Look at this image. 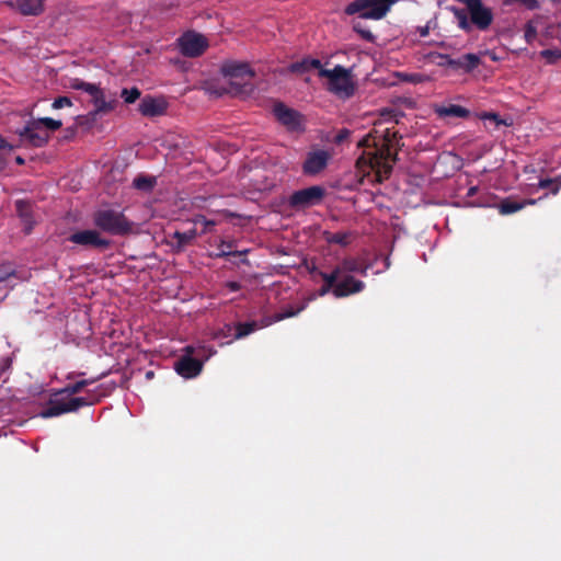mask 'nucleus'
<instances>
[{"label": "nucleus", "instance_id": "f257e3e1", "mask_svg": "<svg viewBox=\"0 0 561 561\" xmlns=\"http://www.w3.org/2000/svg\"><path fill=\"white\" fill-rule=\"evenodd\" d=\"M379 133L380 135L377 134L379 146L369 158V165L375 172L376 181L382 183L390 176L392 165L398 159V147L401 137L398 136L396 130L390 128Z\"/></svg>", "mask_w": 561, "mask_h": 561}, {"label": "nucleus", "instance_id": "f03ea898", "mask_svg": "<svg viewBox=\"0 0 561 561\" xmlns=\"http://www.w3.org/2000/svg\"><path fill=\"white\" fill-rule=\"evenodd\" d=\"M466 5V9L451 8L450 11L457 21V25L466 33L473 28L486 31L493 23L494 15L490 8L482 3V0H458Z\"/></svg>", "mask_w": 561, "mask_h": 561}, {"label": "nucleus", "instance_id": "7ed1b4c3", "mask_svg": "<svg viewBox=\"0 0 561 561\" xmlns=\"http://www.w3.org/2000/svg\"><path fill=\"white\" fill-rule=\"evenodd\" d=\"M369 266L359 257L346 256L342 259L331 272L319 271L318 275L323 280V285L319 289V295L324 296L329 293L334 295V288L339 280V276L343 272H357L362 276L367 275Z\"/></svg>", "mask_w": 561, "mask_h": 561}, {"label": "nucleus", "instance_id": "20e7f679", "mask_svg": "<svg viewBox=\"0 0 561 561\" xmlns=\"http://www.w3.org/2000/svg\"><path fill=\"white\" fill-rule=\"evenodd\" d=\"M319 77L327 78V90L339 98L348 99L355 93V83L352 79L351 69L336 65L333 69L322 68L318 71Z\"/></svg>", "mask_w": 561, "mask_h": 561}, {"label": "nucleus", "instance_id": "39448f33", "mask_svg": "<svg viewBox=\"0 0 561 561\" xmlns=\"http://www.w3.org/2000/svg\"><path fill=\"white\" fill-rule=\"evenodd\" d=\"M92 219L99 231L112 236H125L133 230V222L123 211L115 209H99L93 214Z\"/></svg>", "mask_w": 561, "mask_h": 561}, {"label": "nucleus", "instance_id": "423d86ee", "mask_svg": "<svg viewBox=\"0 0 561 561\" xmlns=\"http://www.w3.org/2000/svg\"><path fill=\"white\" fill-rule=\"evenodd\" d=\"M399 0H354L350 2L344 12L347 15L358 14L362 19L380 20Z\"/></svg>", "mask_w": 561, "mask_h": 561}, {"label": "nucleus", "instance_id": "0eeeda50", "mask_svg": "<svg viewBox=\"0 0 561 561\" xmlns=\"http://www.w3.org/2000/svg\"><path fill=\"white\" fill-rule=\"evenodd\" d=\"M89 402L85 398L81 397H64V394H57L55 392L53 397L49 399L47 408L42 410L41 416L44 419L58 416L65 413L76 412L80 408L89 405Z\"/></svg>", "mask_w": 561, "mask_h": 561}, {"label": "nucleus", "instance_id": "6e6552de", "mask_svg": "<svg viewBox=\"0 0 561 561\" xmlns=\"http://www.w3.org/2000/svg\"><path fill=\"white\" fill-rule=\"evenodd\" d=\"M67 241L84 250L106 251L112 245V241L102 237L101 232L96 229L77 230L69 234Z\"/></svg>", "mask_w": 561, "mask_h": 561}, {"label": "nucleus", "instance_id": "1a4fd4ad", "mask_svg": "<svg viewBox=\"0 0 561 561\" xmlns=\"http://www.w3.org/2000/svg\"><path fill=\"white\" fill-rule=\"evenodd\" d=\"M325 196V190L320 185L309 186L295 191L288 198V206L293 209H306L319 205Z\"/></svg>", "mask_w": 561, "mask_h": 561}, {"label": "nucleus", "instance_id": "9d476101", "mask_svg": "<svg viewBox=\"0 0 561 561\" xmlns=\"http://www.w3.org/2000/svg\"><path fill=\"white\" fill-rule=\"evenodd\" d=\"M221 71L225 77H229L231 79H240V82H231V90L234 93H242L247 91V87L250 85L249 81L254 77V72L250 68V66L245 62H236L228 61L225 62L221 67Z\"/></svg>", "mask_w": 561, "mask_h": 561}, {"label": "nucleus", "instance_id": "9b49d317", "mask_svg": "<svg viewBox=\"0 0 561 561\" xmlns=\"http://www.w3.org/2000/svg\"><path fill=\"white\" fill-rule=\"evenodd\" d=\"M178 42L182 55L190 58L203 55L208 47L206 37L195 32L184 33Z\"/></svg>", "mask_w": 561, "mask_h": 561}, {"label": "nucleus", "instance_id": "f8f14e48", "mask_svg": "<svg viewBox=\"0 0 561 561\" xmlns=\"http://www.w3.org/2000/svg\"><path fill=\"white\" fill-rule=\"evenodd\" d=\"M273 114L278 123L285 126L288 131L304 130L302 115L298 111L288 107L283 102L275 103Z\"/></svg>", "mask_w": 561, "mask_h": 561}, {"label": "nucleus", "instance_id": "ddd939ff", "mask_svg": "<svg viewBox=\"0 0 561 561\" xmlns=\"http://www.w3.org/2000/svg\"><path fill=\"white\" fill-rule=\"evenodd\" d=\"M91 96V102L94 110L91 112L92 116L105 115L113 112L118 101L115 94L106 95L105 91L99 85L94 84V90L88 93Z\"/></svg>", "mask_w": 561, "mask_h": 561}, {"label": "nucleus", "instance_id": "4468645a", "mask_svg": "<svg viewBox=\"0 0 561 561\" xmlns=\"http://www.w3.org/2000/svg\"><path fill=\"white\" fill-rule=\"evenodd\" d=\"M354 272H343L334 288L335 298H344L362 293L366 285L363 280L356 279L352 274Z\"/></svg>", "mask_w": 561, "mask_h": 561}, {"label": "nucleus", "instance_id": "2eb2a0df", "mask_svg": "<svg viewBox=\"0 0 561 561\" xmlns=\"http://www.w3.org/2000/svg\"><path fill=\"white\" fill-rule=\"evenodd\" d=\"M330 160V153L327 150L318 149L307 153L302 163V173L308 176H314L322 172Z\"/></svg>", "mask_w": 561, "mask_h": 561}, {"label": "nucleus", "instance_id": "dca6fc26", "mask_svg": "<svg viewBox=\"0 0 561 561\" xmlns=\"http://www.w3.org/2000/svg\"><path fill=\"white\" fill-rule=\"evenodd\" d=\"M185 351L186 354L175 362L174 369L180 376L184 378H194L202 371L203 362L192 357V346H186Z\"/></svg>", "mask_w": 561, "mask_h": 561}, {"label": "nucleus", "instance_id": "f3484780", "mask_svg": "<svg viewBox=\"0 0 561 561\" xmlns=\"http://www.w3.org/2000/svg\"><path fill=\"white\" fill-rule=\"evenodd\" d=\"M20 136L31 142L34 147H43L49 140V134L47 130H44L35 119L28 122L23 130L20 133Z\"/></svg>", "mask_w": 561, "mask_h": 561}, {"label": "nucleus", "instance_id": "a211bd4d", "mask_svg": "<svg viewBox=\"0 0 561 561\" xmlns=\"http://www.w3.org/2000/svg\"><path fill=\"white\" fill-rule=\"evenodd\" d=\"M167 108L168 102L164 98H153L150 95L142 98L138 105V111L147 117L163 115Z\"/></svg>", "mask_w": 561, "mask_h": 561}, {"label": "nucleus", "instance_id": "6ab92c4d", "mask_svg": "<svg viewBox=\"0 0 561 561\" xmlns=\"http://www.w3.org/2000/svg\"><path fill=\"white\" fill-rule=\"evenodd\" d=\"M44 0H9V4L24 15H38L44 10Z\"/></svg>", "mask_w": 561, "mask_h": 561}, {"label": "nucleus", "instance_id": "aec40b11", "mask_svg": "<svg viewBox=\"0 0 561 561\" xmlns=\"http://www.w3.org/2000/svg\"><path fill=\"white\" fill-rule=\"evenodd\" d=\"M435 114L439 118H446V117H459V118H467L470 115V111L466 107L457 104H450L448 106H435L434 108Z\"/></svg>", "mask_w": 561, "mask_h": 561}, {"label": "nucleus", "instance_id": "412c9836", "mask_svg": "<svg viewBox=\"0 0 561 561\" xmlns=\"http://www.w3.org/2000/svg\"><path fill=\"white\" fill-rule=\"evenodd\" d=\"M535 203V199H525L523 202H517L513 198H504L497 205V209L501 215H511L523 209L526 205H534Z\"/></svg>", "mask_w": 561, "mask_h": 561}, {"label": "nucleus", "instance_id": "4be33fe9", "mask_svg": "<svg viewBox=\"0 0 561 561\" xmlns=\"http://www.w3.org/2000/svg\"><path fill=\"white\" fill-rule=\"evenodd\" d=\"M197 237V231L195 228H192L187 231L181 232L175 231L172 234V239L175 240V242L172 244L173 250L175 252L183 251L188 244L192 243V241Z\"/></svg>", "mask_w": 561, "mask_h": 561}, {"label": "nucleus", "instance_id": "5701e85b", "mask_svg": "<svg viewBox=\"0 0 561 561\" xmlns=\"http://www.w3.org/2000/svg\"><path fill=\"white\" fill-rule=\"evenodd\" d=\"M311 69H322L321 61L316 58H304L300 61L293 62L288 66V71L291 73L302 75Z\"/></svg>", "mask_w": 561, "mask_h": 561}, {"label": "nucleus", "instance_id": "b1692460", "mask_svg": "<svg viewBox=\"0 0 561 561\" xmlns=\"http://www.w3.org/2000/svg\"><path fill=\"white\" fill-rule=\"evenodd\" d=\"M353 237L354 234L350 231L324 232V239L328 243L340 244L341 247H347Z\"/></svg>", "mask_w": 561, "mask_h": 561}, {"label": "nucleus", "instance_id": "393cba45", "mask_svg": "<svg viewBox=\"0 0 561 561\" xmlns=\"http://www.w3.org/2000/svg\"><path fill=\"white\" fill-rule=\"evenodd\" d=\"M15 206H16L19 216L21 217L23 224L25 225V232L30 233L33 228L34 221L32 219L28 203H26L24 201H18Z\"/></svg>", "mask_w": 561, "mask_h": 561}, {"label": "nucleus", "instance_id": "a878e982", "mask_svg": "<svg viewBox=\"0 0 561 561\" xmlns=\"http://www.w3.org/2000/svg\"><path fill=\"white\" fill-rule=\"evenodd\" d=\"M157 184V179L151 175L139 174L133 181V185L135 188L144 192H150Z\"/></svg>", "mask_w": 561, "mask_h": 561}, {"label": "nucleus", "instance_id": "bb28decb", "mask_svg": "<svg viewBox=\"0 0 561 561\" xmlns=\"http://www.w3.org/2000/svg\"><path fill=\"white\" fill-rule=\"evenodd\" d=\"M94 382V379H82L79 380L72 385H68L65 388L57 391V394H67L68 397H71L73 394H77L81 392L87 386Z\"/></svg>", "mask_w": 561, "mask_h": 561}, {"label": "nucleus", "instance_id": "cd10ccee", "mask_svg": "<svg viewBox=\"0 0 561 561\" xmlns=\"http://www.w3.org/2000/svg\"><path fill=\"white\" fill-rule=\"evenodd\" d=\"M256 329H259L257 321L239 322L236 324L234 340L245 337L252 332H254Z\"/></svg>", "mask_w": 561, "mask_h": 561}, {"label": "nucleus", "instance_id": "c85d7f7f", "mask_svg": "<svg viewBox=\"0 0 561 561\" xmlns=\"http://www.w3.org/2000/svg\"><path fill=\"white\" fill-rule=\"evenodd\" d=\"M461 70L471 72L480 65V57L476 54H465L460 57Z\"/></svg>", "mask_w": 561, "mask_h": 561}, {"label": "nucleus", "instance_id": "c756f323", "mask_svg": "<svg viewBox=\"0 0 561 561\" xmlns=\"http://www.w3.org/2000/svg\"><path fill=\"white\" fill-rule=\"evenodd\" d=\"M233 244H234L233 241H229V242L221 241V243L218 247L219 253L217 254V256L218 257H227V256H230V255L237 256V255L245 254L248 252V250H244V251H232Z\"/></svg>", "mask_w": 561, "mask_h": 561}, {"label": "nucleus", "instance_id": "7c9ffc66", "mask_svg": "<svg viewBox=\"0 0 561 561\" xmlns=\"http://www.w3.org/2000/svg\"><path fill=\"white\" fill-rule=\"evenodd\" d=\"M548 185H553V187L551 190V194L557 195L559 193V191L561 190V174L554 179H549V178L541 179L538 183V186L540 188H547Z\"/></svg>", "mask_w": 561, "mask_h": 561}, {"label": "nucleus", "instance_id": "2f4dec72", "mask_svg": "<svg viewBox=\"0 0 561 561\" xmlns=\"http://www.w3.org/2000/svg\"><path fill=\"white\" fill-rule=\"evenodd\" d=\"M141 95V92L138 88L134 87L131 89H123L121 96L124 99L125 103L131 104L135 103Z\"/></svg>", "mask_w": 561, "mask_h": 561}, {"label": "nucleus", "instance_id": "473e14b6", "mask_svg": "<svg viewBox=\"0 0 561 561\" xmlns=\"http://www.w3.org/2000/svg\"><path fill=\"white\" fill-rule=\"evenodd\" d=\"M35 121L42 128L45 127L53 131L59 129L62 126L61 121L54 119L50 117H42Z\"/></svg>", "mask_w": 561, "mask_h": 561}, {"label": "nucleus", "instance_id": "72a5a7b5", "mask_svg": "<svg viewBox=\"0 0 561 561\" xmlns=\"http://www.w3.org/2000/svg\"><path fill=\"white\" fill-rule=\"evenodd\" d=\"M440 61L438 62L442 67H449L454 70L461 69L460 57L457 59L451 58L449 55H439Z\"/></svg>", "mask_w": 561, "mask_h": 561}, {"label": "nucleus", "instance_id": "f704fd0d", "mask_svg": "<svg viewBox=\"0 0 561 561\" xmlns=\"http://www.w3.org/2000/svg\"><path fill=\"white\" fill-rule=\"evenodd\" d=\"M540 56L546 59L547 64L554 65L558 60H561V50L559 49H543L540 51Z\"/></svg>", "mask_w": 561, "mask_h": 561}, {"label": "nucleus", "instance_id": "c9c22d12", "mask_svg": "<svg viewBox=\"0 0 561 561\" xmlns=\"http://www.w3.org/2000/svg\"><path fill=\"white\" fill-rule=\"evenodd\" d=\"M377 134H379V130L375 129L374 133H369L366 135L363 139L358 141L359 147H375V150H377L379 142L377 139Z\"/></svg>", "mask_w": 561, "mask_h": 561}, {"label": "nucleus", "instance_id": "e433bc0d", "mask_svg": "<svg viewBox=\"0 0 561 561\" xmlns=\"http://www.w3.org/2000/svg\"><path fill=\"white\" fill-rule=\"evenodd\" d=\"M305 309V305H301L298 308L287 307L283 311L276 313V320H285L287 318H291L300 313Z\"/></svg>", "mask_w": 561, "mask_h": 561}, {"label": "nucleus", "instance_id": "4c0bfd02", "mask_svg": "<svg viewBox=\"0 0 561 561\" xmlns=\"http://www.w3.org/2000/svg\"><path fill=\"white\" fill-rule=\"evenodd\" d=\"M195 225L201 224L203 226L202 233H206L211 230L213 227L216 226L214 220L207 219L204 215H196L193 219Z\"/></svg>", "mask_w": 561, "mask_h": 561}, {"label": "nucleus", "instance_id": "58836bf2", "mask_svg": "<svg viewBox=\"0 0 561 561\" xmlns=\"http://www.w3.org/2000/svg\"><path fill=\"white\" fill-rule=\"evenodd\" d=\"M70 88H72L75 90H81V91L89 93L91 90L92 91L94 90V83L84 82V81L76 78V79L71 80Z\"/></svg>", "mask_w": 561, "mask_h": 561}, {"label": "nucleus", "instance_id": "ea45409f", "mask_svg": "<svg viewBox=\"0 0 561 561\" xmlns=\"http://www.w3.org/2000/svg\"><path fill=\"white\" fill-rule=\"evenodd\" d=\"M398 77L401 79V81L409 82V83H421L424 81V76L421 73H398Z\"/></svg>", "mask_w": 561, "mask_h": 561}, {"label": "nucleus", "instance_id": "a19ab883", "mask_svg": "<svg viewBox=\"0 0 561 561\" xmlns=\"http://www.w3.org/2000/svg\"><path fill=\"white\" fill-rule=\"evenodd\" d=\"M353 28L357 34L360 35L363 39L367 42H374V34L369 30L362 27L359 23L354 24Z\"/></svg>", "mask_w": 561, "mask_h": 561}, {"label": "nucleus", "instance_id": "79ce46f5", "mask_svg": "<svg viewBox=\"0 0 561 561\" xmlns=\"http://www.w3.org/2000/svg\"><path fill=\"white\" fill-rule=\"evenodd\" d=\"M71 105H72V101L68 96H58L57 99L54 100V102L51 104L53 108H55V110L68 107Z\"/></svg>", "mask_w": 561, "mask_h": 561}, {"label": "nucleus", "instance_id": "37998d69", "mask_svg": "<svg viewBox=\"0 0 561 561\" xmlns=\"http://www.w3.org/2000/svg\"><path fill=\"white\" fill-rule=\"evenodd\" d=\"M232 330H233V328L231 324H225L222 328L218 329L215 332L214 337L215 339L229 337L231 335Z\"/></svg>", "mask_w": 561, "mask_h": 561}, {"label": "nucleus", "instance_id": "c03bdc74", "mask_svg": "<svg viewBox=\"0 0 561 561\" xmlns=\"http://www.w3.org/2000/svg\"><path fill=\"white\" fill-rule=\"evenodd\" d=\"M536 36H537L536 27L533 24L528 23L525 27L526 42L530 44L536 38Z\"/></svg>", "mask_w": 561, "mask_h": 561}, {"label": "nucleus", "instance_id": "a18cd8bd", "mask_svg": "<svg viewBox=\"0 0 561 561\" xmlns=\"http://www.w3.org/2000/svg\"><path fill=\"white\" fill-rule=\"evenodd\" d=\"M513 2H518L528 10H537L540 8V2L538 0H513Z\"/></svg>", "mask_w": 561, "mask_h": 561}, {"label": "nucleus", "instance_id": "49530a36", "mask_svg": "<svg viewBox=\"0 0 561 561\" xmlns=\"http://www.w3.org/2000/svg\"><path fill=\"white\" fill-rule=\"evenodd\" d=\"M279 320H276V313L273 314V316H265L263 317L260 321H257L259 323V329L260 328H266L275 322H278Z\"/></svg>", "mask_w": 561, "mask_h": 561}, {"label": "nucleus", "instance_id": "de8ad7c7", "mask_svg": "<svg viewBox=\"0 0 561 561\" xmlns=\"http://www.w3.org/2000/svg\"><path fill=\"white\" fill-rule=\"evenodd\" d=\"M226 287L230 291H238V290L241 289L242 286H241V284L239 282L231 280V282H227Z\"/></svg>", "mask_w": 561, "mask_h": 561}, {"label": "nucleus", "instance_id": "09e8293b", "mask_svg": "<svg viewBox=\"0 0 561 561\" xmlns=\"http://www.w3.org/2000/svg\"><path fill=\"white\" fill-rule=\"evenodd\" d=\"M430 28H431L430 23H427L424 26H419L416 30L421 37H426L430 34Z\"/></svg>", "mask_w": 561, "mask_h": 561}, {"label": "nucleus", "instance_id": "8fccbe9b", "mask_svg": "<svg viewBox=\"0 0 561 561\" xmlns=\"http://www.w3.org/2000/svg\"><path fill=\"white\" fill-rule=\"evenodd\" d=\"M350 136V131L347 129H342L336 135V142L344 141Z\"/></svg>", "mask_w": 561, "mask_h": 561}, {"label": "nucleus", "instance_id": "3c124183", "mask_svg": "<svg viewBox=\"0 0 561 561\" xmlns=\"http://www.w3.org/2000/svg\"><path fill=\"white\" fill-rule=\"evenodd\" d=\"M12 275H14V272H9L4 268H0V282H5Z\"/></svg>", "mask_w": 561, "mask_h": 561}, {"label": "nucleus", "instance_id": "603ef678", "mask_svg": "<svg viewBox=\"0 0 561 561\" xmlns=\"http://www.w3.org/2000/svg\"><path fill=\"white\" fill-rule=\"evenodd\" d=\"M484 118L494 121L496 123V125H500L503 123V121L500 119L499 115L495 113H488L484 115Z\"/></svg>", "mask_w": 561, "mask_h": 561}, {"label": "nucleus", "instance_id": "864d4df0", "mask_svg": "<svg viewBox=\"0 0 561 561\" xmlns=\"http://www.w3.org/2000/svg\"><path fill=\"white\" fill-rule=\"evenodd\" d=\"M478 186H471L468 192H467V197H472L477 194L478 192Z\"/></svg>", "mask_w": 561, "mask_h": 561}, {"label": "nucleus", "instance_id": "5fc2aeb1", "mask_svg": "<svg viewBox=\"0 0 561 561\" xmlns=\"http://www.w3.org/2000/svg\"><path fill=\"white\" fill-rule=\"evenodd\" d=\"M15 162H16L18 164H23V163H24V159H23V158H21V157H16Z\"/></svg>", "mask_w": 561, "mask_h": 561}, {"label": "nucleus", "instance_id": "6e6d98bb", "mask_svg": "<svg viewBox=\"0 0 561 561\" xmlns=\"http://www.w3.org/2000/svg\"><path fill=\"white\" fill-rule=\"evenodd\" d=\"M152 375H153V373H152V371H148V373H147V377H151Z\"/></svg>", "mask_w": 561, "mask_h": 561}, {"label": "nucleus", "instance_id": "4d7b16f0", "mask_svg": "<svg viewBox=\"0 0 561 561\" xmlns=\"http://www.w3.org/2000/svg\"><path fill=\"white\" fill-rule=\"evenodd\" d=\"M552 187H553V185H548V187H547V188H550V191H551V190H552Z\"/></svg>", "mask_w": 561, "mask_h": 561}]
</instances>
